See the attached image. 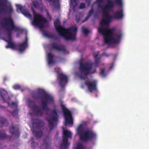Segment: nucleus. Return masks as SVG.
<instances>
[{
	"instance_id": "79ce46f5",
	"label": "nucleus",
	"mask_w": 149,
	"mask_h": 149,
	"mask_svg": "<svg viewBox=\"0 0 149 149\" xmlns=\"http://www.w3.org/2000/svg\"><path fill=\"white\" fill-rule=\"evenodd\" d=\"M86 1L87 3L89 6H90L91 4V0H86Z\"/></svg>"
},
{
	"instance_id": "f257e3e1",
	"label": "nucleus",
	"mask_w": 149,
	"mask_h": 149,
	"mask_svg": "<svg viewBox=\"0 0 149 149\" xmlns=\"http://www.w3.org/2000/svg\"><path fill=\"white\" fill-rule=\"evenodd\" d=\"M98 7L101 9L103 17L100 23V26L98 29L99 33L104 36L105 42L109 44H116L119 42L122 37L121 33H114L113 29L105 28V26H108L111 21L112 16L109 15V11L112 10L114 6V3L111 0H107L106 5L103 7L101 3L103 0H97Z\"/></svg>"
},
{
	"instance_id": "b1692460",
	"label": "nucleus",
	"mask_w": 149,
	"mask_h": 149,
	"mask_svg": "<svg viewBox=\"0 0 149 149\" xmlns=\"http://www.w3.org/2000/svg\"><path fill=\"white\" fill-rule=\"evenodd\" d=\"M8 122L6 118L3 117H0V125L2 127L8 125Z\"/></svg>"
},
{
	"instance_id": "20e7f679",
	"label": "nucleus",
	"mask_w": 149,
	"mask_h": 149,
	"mask_svg": "<svg viewBox=\"0 0 149 149\" xmlns=\"http://www.w3.org/2000/svg\"><path fill=\"white\" fill-rule=\"evenodd\" d=\"M0 24L1 26L4 28L8 32L7 35L9 40H11V31L13 30L15 31H18L19 28L15 25L14 21L10 16L2 18Z\"/></svg>"
},
{
	"instance_id": "58836bf2",
	"label": "nucleus",
	"mask_w": 149,
	"mask_h": 149,
	"mask_svg": "<svg viewBox=\"0 0 149 149\" xmlns=\"http://www.w3.org/2000/svg\"><path fill=\"white\" fill-rule=\"evenodd\" d=\"M83 146L82 144H79L77 145L76 149H82Z\"/></svg>"
},
{
	"instance_id": "9b49d317",
	"label": "nucleus",
	"mask_w": 149,
	"mask_h": 149,
	"mask_svg": "<svg viewBox=\"0 0 149 149\" xmlns=\"http://www.w3.org/2000/svg\"><path fill=\"white\" fill-rule=\"evenodd\" d=\"M7 1V0H0V14L8 13L11 15L13 12V8L11 5L8 7L7 9L1 7L2 6H6Z\"/></svg>"
},
{
	"instance_id": "9d476101",
	"label": "nucleus",
	"mask_w": 149,
	"mask_h": 149,
	"mask_svg": "<svg viewBox=\"0 0 149 149\" xmlns=\"http://www.w3.org/2000/svg\"><path fill=\"white\" fill-rule=\"evenodd\" d=\"M96 137V135L92 131L87 130L84 131L83 134L81 135L80 139L82 141H87L91 140Z\"/></svg>"
},
{
	"instance_id": "864d4df0",
	"label": "nucleus",
	"mask_w": 149,
	"mask_h": 149,
	"mask_svg": "<svg viewBox=\"0 0 149 149\" xmlns=\"http://www.w3.org/2000/svg\"><path fill=\"white\" fill-rule=\"evenodd\" d=\"M3 108H5V107H3Z\"/></svg>"
},
{
	"instance_id": "4c0bfd02",
	"label": "nucleus",
	"mask_w": 149,
	"mask_h": 149,
	"mask_svg": "<svg viewBox=\"0 0 149 149\" xmlns=\"http://www.w3.org/2000/svg\"><path fill=\"white\" fill-rule=\"evenodd\" d=\"M36 143L33 141H32L31 144V147L33 148H35L36 147Z\"/></svg>"
},
{
	"instance_id": "f8f14e48",
	"label": "nucleus",
	"mask_w": 149,
	"mask_h": 149,
	"mask_svg": "<svg viewBox=\"0 0 149 149\" xmlns=\"http://www.w3.org/2000/svg\"><path fill=\"white\" fill-rule=\"evenodd\" d=\"M63 136L62 145L65 148H67L69 145V143L68 142V139L71 138L72 134L70 131L64 129L63 131Z\"/></svg>"
},
{
	"instance_id": "a878e982",
	"label": "nucleus",
	"mask_w": 149,
	"mask_h": 149,
	"mask_svg": "<svg viewBox=\"0 0 149 149\" xmlns=\"http://www.w3.org/2000/svg\"><path fill=\"white\" fill-rule=\"evenodd\" d=\"M49 139V137L48 136H46L45 139L43 141V146H45V149H48L49 147V141H47Z\"/></svg>"
},
{
	"instance_id": "ea45409f",
	"label": "nucleus",
	"mask_w": 149,
	"mask_h": 149,
	"mask_svg": "<svg viewBox=\"0 0 149 149\" xmlns=\"http://www.w3.org/2000/svg\"><path fill=\"white\" fill-rule=\"evenodd\" d=\"M71 2L73 5H76L77 4V0H71Z\"/></svg>"
},
{
	"instance_id": "6ab92c4d",
	"label": "nucleus",
	"mask_w": 149,
	"mask_h": 149,
	"mask_svg": "<svg viewBox=\"0 0 149 149\" xmlns=\"http://www.w3.org/2000/svg\"><path fill=\"white\" fill-rule=\"evenodd\" d=\"M9 131L12 134L15 136L19 137L20 135L19 129L17 127L12 126L9 128Z\"/></svg>"
},
{
	"instance_id": "a18cd8bd",
	"label": "nucleus",
	"mask_w": 149,
	"mask_h": 149,
	"mask_svg": "<svg viewBox=\"0 0 149 149\" xmlns=\"http://www.w3.org/2000/svg\"><path fill=\"white\" fill-rule=\"evenodd\" d=\"M104 54L107 57H108L110 56L109 54H107L106 53H104Z\"/></svg>"
},
{
	"instance_id": "cd10ccee",
	"label": "nucleus",
	"mask_w": 149,
	"mask_h": 149,
	"mask_svg": "<svg viewBox=\"0 0 149 149\" xmlns=\"http://www.w3.org/2000/svg\"><path fill=\"white\" fill-rule=\"evenodd\" d=\"M94 12V9L93 8H92L91 9L89 10V14L85 18V19L82 21V22H84L87 21L90 17L93 14Z\"/></svg>"
},
{
	"instance_id": "e433bc0d",
	"label": "nucleus",
	"mask_w": 149,
	"mask_h": 149,
	"mask_svg": "<svg viewBox=\"0 0 149 149\" xmlns=\"http://www.w3.org/2000/svg\"><path fill=\"white\" fill-rule=\"evenodd\" d=\"M85 5L84 3H80V5L79 7V8L82 9L85 8Z\"/></svg>"
},
{
	"instance_id": "aec40b11",
	"label": "nucleus",
	"mask_w": 149,
	"mask_h": 149,
	"mask_svg": "<svg viewBox=\"0 0 149 149\" xmlns=\"http://www.w3.org/2000/svg\"><path fill=\"white\" fill-rule=\"evenodd\" d=\"M51 46L52 49L58 51H61L64 54L66 53V50L64 47H60L58 46L55 43H52Z\"/></svg>"
},
{
	"instance_id": "5701e85b",
	"label": "nucleus",
	"mask_w": 149,
	"mask_h": 149,
	"mask_svg": "<svg viewBox=\"0 0 149 149\" xmlns=\"http://www.w3.org/2000/svg\"><path fill=\"white\" fill-rule=\"evenodd\" d=\"M33 134L37 139L40 138L42 136L43 133L42 131H36L34 128L31 129Z\"/></svg>"
},
{
	"instance_id": "a19ab883",
	"label": "nucleus",
	"mask_w": 149,
	"mask_h": 149,
	"mask_svg": "<svg viewBox=\"0 0 149 149\" xmlns=\"http://www.w3.org/2000/svg\"><path fill=\"white\" fill-rule=\"evenodd\" d=\"M94 58L95 59V62L96 63H97V64L98 65V63L99 62V61L100 60V58H99L98 57L96 58Z\"/></svg>"
},
{
	"instance_id": "7ed1b4c3",
	"label": "nucleus",
	"mask_w": 149,
	"mask_h": 149,
	"mask_svg": "<svg viewBox=\"0 0 149 149\" xmlns=\"http://www.w3.org/2000/svg\"><path fill=\"white\" fill-rule=\"evenodd\" d=\"M60 21L58 19H56L54 23V27L60 36L67 40H74L76 39L77 27L72 26L66 29L60 25Z\"/></svg>"
},
{
	"instance_id": "393cba45",
	"label": "nucleus",
	"mask_w": 149,
	"mask_h": 149,
	"mask_svg": "<svg viewBox=\"0 0 149 149\" xmlns=\"http://www.w3.org/2000/svg\"><path fill=\"white\" fill-rule=\"evenodd\" d=\"M84 131L83 125L82 124L80 125L77 128V133L79 135L80 138L81 135L83 134Z\"/></svg>"
},
{
	"instance_id": "f3484780",
	"label": "nucleus",
	"mask_w": 149,
	"mask_h": 149,
	"mask_svg": "<svg viewBox=\"0 0 149 149\" xmlns=\"http://www.w3.org/2000/svg\"><path fill=\"white\" fill-rule=\"evenodd\" d=\"M0 95L4 102L8 103L9 105V102L10 99L8 95V92L3 89H0Z\"/></svg>"
},
{
	"instance_id": "4be33fe9",
	"label": "nucleus",
	"mask_w": 149,
	"mask_h": 149,
	"mask_svg": "<svg viewBox=\"0 0 149 149\" xmlns=\"http://www.w3.org/2000/svg\"><path fill=\"white\" fill-rule=\"evenodd\" d=\"M47 57L48 64L54 63L55 61L54 60V56L51 53L49 52L47 53Z\"/></svg>"
},
{
	"instance_id": "c85d7f7f",
	"label": "nucleus",
	"mask_w": 149,
	"mask_h": 149,
	"mask_svg": "<svg viewBox=\"0 0 149 149\" xmlns=\"http://www.w3.org/2000/svg\"><path fill=\"white\" fill-rule=\"evenodd\" d=\"M40 122H36L33 123L32 128L36 129H39L40 128Z\"/></svg>"
},
{
	"instance_id": "49530a36",
	"label": "nucleus",
	"mask_w": 149,
	"mask_h": 149,
	"mask_svg": "<svg viewBox=\"0 0 149 149\" xmlns=\"http://www.w3.org/2000/svg\"><path fill=\"white\" fill-rule=\"evenodd\" d=\"M15 103L14 102H12L11 103V106H13L15 105Z\"/></svg>"
},
{
	"instance_id": "09e8293b",
	"label": "nucleus",
	"mask_w": 149,
	"mask_h": 149,
	"mask_svg": "<svg viewBox=\"0 0 149 149\" xmlns=\"http://www.w3.org/2000/svg\"><path fill=\"white\" fill-rule=\"evenodd\" d=\"M7 79L6 77H4L3 79V80L4 81H6Z\"/></svg>"
},
{
	"instance_id": "0eeeda50",
	"label": "nucleus",
	"mask_w": 149,
	"mask_h": 149,
	"mask_svg": "<svg viewBox=\"0 0 149 149\" xmlns=\"http://www.w3.org/2000/svg\"><path fill=\"white\" fill-rule=\"evenodd\" d=\"M33 24L36 26H39L40 28H43L42 23H46L47 20L43 17L42 15L36 13L35 11L33 10Z\"/></svg>"
},
{
	"instance_id": "3c124183",
	"label": "nucleus",
	"mask_w": 149,
	"mask_h": 149,
	"mask_svg": "<svg viewBox=\"0 0 149 149\" xmlns=\"http://www.w3.org/2000/svg\"><path fill=\"white\" fill-rule=\"evenodd\" d=\"M47 15H48V16L49 15V13H48V12H47Z\"/></svg>"
},
{
	"instance_id": "8fccbe9b",
	"label": "nucleus",
	"mask_w": 149,
	"mask_h": 149,
	"mask_svg": "<svg viewBox=\"0 0 149 149\" xmlns=\"http://www.w3.org/2000/svg\"><path fill=\"white\" fill-rule=\"evenodd\" d=\"M49 1L50 2H55V0H49Z\"/></svg>"
},
{
	"instance_id": "f03ea898",
	"label": "nucleus",
	"mask_w": 149,
	"mask_h": 149,
	"mask_svg": "<svg viewBox=\"0 0 149 149\" xmlns=\"http://www.w3.org/2000/svg\"><path fill=\"white\" fill-rule=\"evenodd\" d=\"M32 96L34 99L40 100L42 108L47 113L49 110L48 105L54 102L53 97L42 89H39L37 92L32 93Z\"/></svg>"
},
{
	"instance_id": "37998d69",
	"label": "nucleus",
	"mask_w": 149,
	"mask_h": 149,
	"mask_svg": "<svg viewBox=\"0 0 149 149\" xmlns=\"http://www.w3.org/2000/svg\"><path fill=\"white\" fill-rule=\"evenodd\" d=\"M94 58H98V54H94Z\"/></svg>"
},
{
	"instance_id": "de8ad7c7",
	"label": "nucleus",
	"mask_w": 149,
	"mask_h": 149,
	"mask_svg": "<svg viewBox=\"0 0 149 149\" xmlns=\"http://www.w3.org/2000/svg\"><path fill=\"white\" fill-rule=\"evenodd\" d=\"M80 77L81 79H85V77H84L83 76H80Z\"/></svg>"
},
{
	"instance_id": "412c9836",
	"label": "nucleus",
	"mask_w": 149,
	"mask_h": 149,
	"mask_svg": "<svg viewBox=\"0 0 149 149\" xmlns=\"http://www.w3.org/2000/svg\"><path fill=\"white\" fill-rule=\"evenodd\" d=\"M7 42L8 45L6 46L7 49L10 48L13 49H17V44H15L12 40H6Z\"/></svg>"
},
{
	"instance_id": "dca6fc26",
	"label": "nucleus",
	"mask_w": 149,
	"mask_h": 149,
	"mask_svg": "<svg viewBox=\"0 0 149 149\" xmlns=\"http://www.w3.org/2000/svg\"><path fill=\"white\" fill-rule=\"evenodd\" d=\"M85 84L87 86L88 90L91 92L95 91L97 89V83L96 81L95 80H93L91 82L89 81H86Z\"/></svg>"
},
{
	"instance_id": "39448f33",
	"label": "nucleus",
	"mask_w": 149,
	"mask_h": 149,
	"mask_svg": "<svg viewBox=\"0 0 149 149\" xmlns=\"http://www.w3.org/2000/svg\"><path fill=\"white\" fill-rule=\"evenodd\" d=\"M79 70L81 73L86 76L89 74H93L96 71V68L92 69L94 63L91 61H88L84 63L80 62L79 63ZM95 68L99 65V63L98 65L95 62Z\"/></svg>"
},
{
	"instance_id": "6e6552de",
	"label": "nucleus",
	"mask_w": 149,
	"mask_h": 149,
	"mask_svg": "<svg viewBox=\"0 0 149 149\" xmlns=\"http://www.w3.org/2000/svg\"><path fill=\"white\" fill-rule=\"evenodd\" d=\"M61 107L65 118V125L73 124V121L71 112L64 105L62 104Z\"/></svg>"
},
{
	"instance_id": "2f4dec72",
	"label": "nucleus",
	"mask_w": 149,
	"mask_h": 149,
	"mask_svg": "<svg viewBox=\"0 0 149 149\" xmlns=\"http://www.w3.org/2000/svg\"><path fill=\"white\" fill-rule=\"evenodd\" d=\"M115 1L116 5L118 6H121L123 3L122 0H115Z\"/></svg>"
},
{
	"instance_id": "423d86ee",
	"label": "nucleus",
	"mask_w": 149,
	"mask_h": 149,
	"mask_svg": "<svg viewBox=\"0 0 149 149\" xmlns=\"http://www.w3.org/2000/svg\"><path fill=\"white\" fill-rule=\"evenodd\" d=\"M51 117H47L46 118V120L48 123V127L49 131L48 133L49 134L53 129L54 127L55 122H58L59 118V115L57 113L56 109L52 110L51 113Z\"/></svg>"
},
{
	"instance_id": "603ef678",
	"label": "nucleus",
	"mask_w": 149,
	"mask_h": 149,
	"mask_svg": "<svg viewBox=\"0 0 149 149\" xmlns=\"http://www.w3.org/2000/svg\"><path fill=\"white\" fill-rule=\"evenodd\" d=\"M57 134H58V132H57Z\"/></svg>"
},
{
	"instance_id": "4468645a",
	"label": "nucleus",
	"mask_w": 149,
	"mask_h": 149,
	"mask_svg": "<svg viewBox=\"0 0 149 149\" xmlns=\"http://www.w3.org/2000/svg\"><path fill=\"white\" fill-rule=\"evenodd\" d=\"M16 6L17 7V12H21L26 17L30 19L32 18V15L24 7H23L19 4H16Z\"/></svg>"
},
{
	"instance_id": "1a4fd4ad",
	"label": "nucleus",
	"mask_w": 149,
	"mask_h": 149,
	"mask_svg": "<svg viewBox=\"0 0 149 149\" xmlns=\"http://www.w3.org/2000/svg\"><path fill=\"white\" fill-rule=\"evenodd\" d=\"M29 106L31 108L34 113L37 116H42L43 112L38 106L35 104L34 101L31 100L30 99L27 100Z\"/></svg>"
},
{
	"instance_id": "72a5a7b5",
	"label": "nucleus",
	"mask_w": 149,
	"mask_h": 149,
	"mask_svg": "<svg viewBox=\"0 0 149 149\" xmlns=\"http://www.w3.org/2000/svg\"><path fill=\"white\" fill-rule=\"evenodd\" d=\"M8 111L11 113L13 116H15L18 114V111L17 110L13 111H10L8 110Z\"/></svg>"
},
{
	"instance_id": "7c9ffc66",
	"label": "nucleus",
	"mask_w": 149,
	"mask_h": 149,
	"mask_svg": "<svg viewBox=\"0 0 149 149\" xmlns=\"http://www.w3.org/2000/svg\"><path fill=\"white\" fill-rule=\"evenodd\" d=\"M82 29L83 33L86 36L90 32L89 31L84 27H82Z\"/></svg>"
},
{
	"instance_id": "f704fd0d",
	"label": "nucleus",
	"mask_w": 149,
	"mask_h": 149,
	"mask_svg": "<svg viewBox=\"0 0 149 149\" xmlns=\"http://www.w3.org/2000/svg\"><path fill=\"white\" fill-rule=\"evenodd\" d=\"M44 34L45 35V36L46 37H47L49 38H53L54 37V36H52V35H50L47 32L44 33Z\"/></svg>"
},
{
	"instance_id": "c756f323",
	"label": "nucleus",
	"mask_w": 149,
	"mask_h": 149,
	"mask_svg": "<svg viewBox=\"0 0 149 149\" xmlns=\"http://www.w3.org/2000/svg\"><path fill=\"white\" fill-rule=\"evenodd\" d=\"M100 74L103 77H105L106 76V74L105 72L104 68H101L100 69Z\"/></svg>"
},
{
	"instance_id": "c03bdc74",
	"label": "nucleus",
	"mask_w": 149,
	"mask_h": 149,
	"mask_svg": "<svg viewBox=\"0 0 149 149\" xmlns=\"http://www.w3.org/2000/svg\"><path fill=\"white\" fill-rule=\"evenodd\" d=\"M75 19H76V20L77 22L78 23L79 22V18L78 19H77V15L76 16V18Z\"/></svg>"
},
{
	"instance_id": "ddd939ff",
	"label": "nucleus",
	"mask_w": 149,
	"mask_h": 149,
	"mask_svg": "<svg viewBox=\"0 0 149 149\" xmlns=\"http://www.w3.org/2000/svg\"><path fill=\"white\" fill-rule=\"evenodd\" d=\"M57 79L58 80L60 86L64 88L68 82V78L67 76L62 72H57Z\"/></svg>"
},
{
	"instance_id": "bb28decb",
	"label": "nucleus",
	"mask_w": 149,
	"mask_h": 149,
	"mask_svg": "<svg viewBox=\"0 0 149 149\" xmlns=\"http://www.w3.org/2000/svg\"><path fill=\"white\" fill-rule=\"evenodd\" d=\"M8 137L5 131L3 130H0V140H4Z\"/></svg>"
},
{
	"instance_id": "c9c22d12",
	"label": "nucleus",
	"mask_w": 149,
	"mask_h": 149,
	"mask_svg": "<svg viewBox=\"0 0 149 149\" xmlns=\"http://www.w3.org/2000/svg\"><path fill=\"white\" fill-rule=\"evenodd\" d=\"M13 88L14 89L17 90L20 89V86L19 85H15L13 86Z\"/></svg>"
},
{
	"instance_id": "a211bd4d",
	"label": "nucleus",
	"mask_w": 149,
	"mask_h": 149,
	"mask_svg": "<svg viewBox=\"0 0 149 149\" xmlns=\"http://www.w3.org/2000/svg\"><path fill=\"white\" fill-rule=\"evenodd\" d=\"M123 16V8H121L120 10L116 11L114 13V17L116 19H122Z\"/></svg>"
},
{
	"instance_id": "473e14b6",
	"label": "nucleus",
	"mask_w": 149,
	"mask_h": 149,
	"mask_svg": "<svg viewBox=\"0 0 149 149\" xmlns=\"http://www.w3.org/2000/svg\"><path fill=\"white\" fill-rule=\"evenodd\" d=\"M33 4L34 7L36 8H38L39 6V4L37 1H34L33 2Z\"/></svg>"
},
{
	"instance_id": "2eb2a0df",
	"label": "nucleus",
	"mask_w": 149,
	"mask_h": 149,
	"mask_svg": "<svg viewBox=\"0 0 149 149\" xmlns=\"http://www.w3.org/2000/svg\"><path fill=\"white\" fill-rule=\"evenodd\" d=\"M26 31V37L25 41L22 43H18L17 44V49H18L20 52H22L25 50L28 47L27 41L28 38L27 37V32L25 29H22V31Z\"/></svg>"
}]
</instances>
